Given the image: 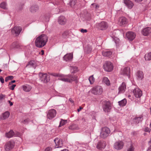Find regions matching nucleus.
<instances>
[{"label":"nucleus","instance_id":"obj_1","mask_svg":"<svg viewBox=\"0 0 151 151\" xmlns=\"http://www.w3.org/2000/svg\"><path fill=\"white\" fill-rule=\"evenodd\" d=\"M48 40V37L45 34H42L36 38L35 43V46L39 48L44 47Z\"/></svg>","mask_w":151,"mask_h":151},{"label":"nucleus","instance_id":"obj_2","mask_svg":"<svg viewBox=\"0 0 151 151\" xmlns=\"http://www.w3.org/2000/svg\"><path fill=\"white\" fill-rule=\"evenodd\" d=\"M91 91L93 94L96 95H100L103 93V90L101 86L97 85L93 87Z\"/></svg>","mask_w":151,"mask_h":151},{"label":"nucleus","instance_id":"obj_3","mask_svg":"<svg viewBox=\"0 0 151 151\" xmlns=\"http://www.w3.org/2000/svg\"><path fill=\"white\" fill-rule=\"evenodd\" d=\"M110 130L108 127H105L102 128L101 132L100 137L103 138H105L109 136Z\"/></svg>","mask_w":151,"mask_h":151},{"label":"nucleus","instance_id":"obj_4","mask_svg":"<svg viewBox=\"0 0 151 151\" xmlns=\"http://www.w3.org/2000/svg\"><path fill=\"white\" fill-rule=\"evenodd\" d=\"M15 143L13 140H10L6 142L4 145V149L6 151H9L14 147Z\"/></svg>","mask_w":151,"mask_h":151},{"label":"nucleus","instance_id":"obj_5","mask_svg":"<svg viewBox=\"0 0 151 151\" xmlns=\"http://www.w3.org/2000/svg\"><path fill=\"white\" fill-rule=\"evenodd\" d=\"M22 30V27L20 26H17L13 27L11 30L13 35H15L16 36H18Z\"/></svg>","mask_w":151,"mask_h":151},{"label":"nucleus","instance_id":"obj_6","mask_svg":"<svg viewBox=\"0 0 151 151\" xmlns=\"http://www.w3.org/2000/svg\"><path fill=\"white\" fill-rule=\"evenodd\" d=\"M103 66L104 70L107 72H110L113 69V65L110 62H106Z\"/></svg>","mask_w":151,"mask_h":151},{"label":"nucleus","instance_id":"obj_7","mask_svg":"<svg viewBox=\"0 0 151 151\" xmlns=\"http://www.w3.org/2000/svg\"><path fill=\"white\" fill-rule=\"evenodd\" d=\"M40 79L43 83H47L50 80L49 76L46 73L40 74Z\"/></svg>","mask_w":151,"mask_h":151},{"label":"nucleus","instance_id":"obj_8","mask_svg":"<svg viewBox=\"0 0 151 151\" xmlns=\"http://www.w3.org/2000/svg\"><path fill=\"white\" fill-rule=\"evenodd\" d=\"M103 107L104 111L108 112L111 108V104L109 101H105L104 103Z\"/></svg>","mask_w":151,"mask_h":151},{"label":"nucleus","instance_id":"obj_9","mask_svg":"<svg viewBox=\"0 0 151 151\" xmlns=\"http://www.w3.org/2000/svg\"><path fill=\"white\" fill-rule=\"evenodd\" d=\"M56 114V111L54 109H52L48 111L47 114V118L50 119H51L55 116Z\"/></svg>","mask_w":151,"mask_h":151},{"label":"nucleus","instance_id":"obj_10","mask_svg":"<svg viewBox=\"0 0 151 151\" xmlns=\"http://www.w3.org/2000/svg\"><path fill=\"white\" fill-rule=\"evenodd\" d=\"M124 143L121 141H119L115 142L114 144V148L118 150L122 149L124 146Z\"/></svg>","mask_w":151,"mask_h":151},{"label":"nucleus","instance_id":"obj_11","mask_svg":"<svg viewBox=\"0 0 151 151\" xmlns=\"http://www.w3.org/2000/svg\"><path fill=\"white\" fill-rule=\"evenodd\" d=\"M97 26L98 28L101 30L106 29L108 27L107 23L104 21H102L100 23H97Z\"/></svg>","mask_w":151,"mask_h":151},{"label":"nucleus","instance_id":"obj_12","mask_svg":"<svg viewBox=\"0 0 151 151\" xmlns=\"http://www.w3.org/2000/svg\"><path fill=\"white\" fill-rule=\"evenodd\" d=\"M54 141L56 145L55 148L61 147H62L63 143L62 139L58 138H56L54 139Z\"/></svg>","mask_w":151,"mask_h":151},{"label":"nucleus","instance_id":"obj_13","mask_svg":"<svg viewBox=\"0 0 151 151\" xmlns=\"http://www.w3.org/2000/svg\"><path fill=\"white\" fill-rule=\"evenodd\" d=\"M133 92L137 98L140 97L142 94V91L139 88H136L133 91Z\"/></svg>","mask_w":151,"mask_h":151},{"label":"nucleus","instance_id":"obj_14","mask_svg":"<svg viewBox=\"0 0 151 151\" xmlns=\"http://www.w3.org/2000/svg\"><path fill=\"white\" fill-rule=\"evenodd\" d=\"M136 36V34L131 32H128L126 34L127 37L131 41L133 40L135 37Z\"/></svg>","mask_w":151,"mask_h":151},{"label":"nucleus","instance_id":"obj_15","mask_svg":"<svg viewBox=\"0 0 151 151\" xmlns=\"http://www.w3.org/2000/svg\"><path fill=\"white\" fill-rule=\"evenodd\" d=\"M130 73V68L129 67H126L122 69L120 73L122 75L128 76Z\"/></svg>","mask_w":151,"mask_h":151},{"label":"nucleus","instance_id":"obj_16","mask_svg":"<svg viewBox=\"0 0 151 151\" xmlns=\"http://www.w3.org/2000/svg\"><path fill=\"white\" fill-rule=\"evenodd\" d=\"M127 23V20L124 17L119 18V24L121 26H124Z\"/></svg>","mask_w":151,"mask_h":151},{"label":"nucleus","instance_id":"obj_17","mask_svg":"<svg viewBox=\"0 0 151 151\" xmlns=\"http://www.w3.org/2000/svg\"><path fill=\"white\" fill-rule=\"evenodd\" d=\"M73 58V55L71 53H67L63 57L64 60L66 61H71Z\"/></svg>","mask_w":151,"mask_h":151},{"label":"nucleus","instance_id":"obj_18","mask_svg":"<svg viewBox=\"0 0 151 151\" xmlns=\"http://www.w3.org/2000/svg\"><path fill=\"white\" fill-rule=\"evenodd\" d=\"M106 146V142L104 141H99L96 146L97 148L100 150L104 149Z\"/></svg>","mask_w":151,"mask_h":151},{"label":"nucleus","instance_id":"obj_19","mask_svg":"<svg viewBox=\"0 0 151 151\" xmlns=\"http://www.w3.org/2000/svg\"><path fill=\"white\" fill-rule=\"evenodd\" d=\"M126 89V87L125 83L124 82L122 83L118 88V93H123L125 91Z\"/></svg>","mask_w":151,"mask_h":151},{"label":"nucleus","instance_id":"obj_20","mask_svg":"<svg viewBox=\"0 0 151 151\" xmlns=\"http://www.w3.org/2000/svg\"><path fill=\"white\" fill-rule=\"evenodd\" d=\"M58 22L59 24L64 25L66 23V19L64 16H60L58 17Z\"/></svg>","mask_w":151,"mask_h":151},{"label":"nucleus","instance_id":"obj_21","mask_svg":"<svg viewBox=\"0 0 151 151\" xmlns=\"http://www.w3.org/2000/svg\"><path fill=\"white\" fill-rule=\"evenodd\" d=\"M142 32L143 35L147 36L151 32V28L150 27H146L142 30Z\"/></svg>","mask_w":151,"mask_h":151},{"label":"nucleus","instance_id":"obj_22","mask_svg":"<svg viewBox=\"0 0 151 151\" xmlns=\"http://www.w3.org/2000/svg\"><path fill=\"white\" fill-rule=\"evenodd\" d=\"M39 7L37 5H34L31 6L29 9L30 12L32 13H35L38 11Z\"/></svg>","mask_w":151,"mask_h":151},{"label":"nucleus","instance_id":"obj_23","mask_svg":"<svg viewBox=\"0 0 151 151\" xmlns=\"http://www.w3.org/2000/svg\"><path fill=\"white\" fill-rule=\"evenodd\" d=\"M124 3L130 9L132 8L134 5L133 3L129 0H124Z\"/></svg>","mask_w":151,"mask_h":151},{"label":"nucleus","instance_id":"obj_24","mask_svg":"<svg viewBox=\"0 0 151 151\" xmlns=\"http://www.w3.org/2000/svg\"><path fill=\"white\" fill-rule=\"evenodd\" d=\"M36 66V63L35 61L32 60L29 62L26 65V67H33L35 68Z\"/></svg>","mask_w":151,"mask_h":151},{"label":"nucleus","instance_id":"obj_25","mask_svg":"<svg viewBox=\"0 0 151 151\" xmlns=\"http://www.w3.org/2000/svg\"><path fill=\"white\" fill-rule=\"evenodd\" d=\"M67 77L69 80V82H71L73 81H76L77 79V77L73 75H68Z\"/></svg>","mask_w":151,"mask_h":151},{"label":"nucleus","instance_id":"obj_26","mask_svg":"<svg viewBox=\"0 0 151 151\" xmlns=\"http://www.w3.org/2000/svg\"><path fill=\"white\" fill-rule=\"evenodd\" d=\"M9 112L8 111H6L2 114L1 118L2 119H5L9 117Z\"/></svg>","mask_w":151,"mask_h":151},{"label":"nucleus","instance_id":"obj_27","mask_svg":"<svg viewBox=\"0 0 151 151\" xmlns=\"http://www.w3.org/2000/svg\"><path fill=\"white\" fill-rule=\"evenodd\" d=\"M20 44L18 42H14L12 44L11 47L12 48H19L20 47Z\"/></svg>","mask_w":151,"mask_h":151},{"label":"nucleus","instance_id":"obj_28","mask_svg":"<svg viewBox=\"0 0 151 151\" xmlns=\"http://www.w3.org/2000/svg\"><path fill=\"white\" fill-rule=\"evenodd\" d=\"M103 83H105L107 86H109L110 84V81L107 77H104L102 80Z\"/></svg>","mask_w":151,"mask_h":151},{"label":"nucleus","instance_id":"obj_29","mask_svg":"<svg viewBox=\"0 0 151 151\" xmlns=\"http://www.w3.org/2000/svg\"><path fill=\"white\" fill-rule=\"evenodd\" d=\"M31 88V87L30 86L28 85L23 86V90L26 92L29 91Z\"/></svg>","mask_w":151,"mask_h":151},{"label":"nucleus","instance_id":"obj_30","mask_svg":"<svg viewBox=\"0 0 151 151\" xmlns=\"http://www.w3.org/2000/svg\"><path fill=\"white\" fill-rule=\"evenodd\" d=\"M14 135V133L12 130H10L8 133L6 134V136L9 138L13 137Z\"/></svg>","mask_w":151,"mask_h":151},{"label":"nucleus","instance_id":"obj_31","mask_svg":"<svg viewBox=\"0 0 151 151\" xmlns=\"http://www.w3.org/2000/svg\"><path fill=\"white\" fill-rule=\"evenodd\" d=\"M137 76L139 79L141 80L143 78L144 76V74L143 72L140 71H138L137 72Z\"/></svg>","mask_w":151,"mask_h":151},{"label":"nucleus","instance_id":"obj_32","mask_svg":"<svg viewBox=\"0 0 151 151\" xmlns=\"http://www.w3.org/2000/svg\"><path fill=\"white\" fill-rule=\"evenodd\" d=\"M92 50V47L91 45H87L86 47V53L89 54L90 53Z\"/></svg>","mask_w":151,"mask_h":151},{"label":"nucleus","instance_id":"obj_33","mask_svg":"<svg viewBox=\"0 0 151 151\" xmlns=\"http://www.w3.org/2000/svg\"><path fill=\"white\" fill-rule=\"evenodd\" d=\"M112 54V52L111 51H103L102 52V55L104 56L109 57Z\"/></svg>","mask_w":151,"mask_h":151},{"label":"nucleus","instance_id":"obj_34","mask_svg":"<svg viewBox=\"0 0 151 151\" xmlns=\"http://www.w3.org/2000/svg\"><path fill=\"white\" fill-rule=\"evenodd\" d=\"M142 116H141L139 117H136L134 119V122L136 123H138L141 121L142 119Z\"/></svg>","mask_w":151,"mask_h":151},{"label":"nucleus","instance_id":"obj_35","mask_svg":"<svg viewBox=\"0 0 151 151\" xmlns=\"http://www.w3.org/2000/svg\"><path fill=\"white\" fill-rule=\"evenodd\" d=\"M145 58L146 60H151V52L145 54Z\"/></svg>","mask_w":151,"mask_h":151},{"label":"nucleus","instance_id":"obj_36","mask_svg":"<svg viewBox=\"0 0 151 151\" xmlns=\"http://www.w3.org/2000/svg\"><path fill=\"white\" fill-rule=\"evenodd\" d=\"M119 104L121 106H124L126 104L127 100L126 99H124L120 101H119Z\"/></svg>","mask_w":151,"mask_h":151},{"label":"nucleus","instance_id":"obj_37","mask_svg":"<svg viewBox=\"0 0 151 151\" xmlns=\"http://www.w3.org/2000/svg\"><path fill=\"white\" fill-rule=\"evenodd\" d=\"M67 123V120H64L62 119H61V121L60 122L59 127H62L65 125Z\"/></svg>","mask_w":151,"mask_h":151},{"label":"nucleus","instance_id":"obj_38","mask_svg":"<svg viewBox=\"0 0 151 151\" xmlns=\"http://www.w3.org/2000/svg\"><path fill=\"white\" fill-rule=\"evenodd\" d=\"M78 68L76 66H72L71 67V71L72 73H75L78 71Z\"/></svg>","mask_w":151,"mask_h":151},{"label":"nucleus","instance_id":"obj_39","mask_svg":"<svg viewBox=\"0 0 151 151\" xmlns=\"http://www.w3.org/2000/svg\"><path fill=\"white\" fill-rule=\"evenodd\" d=\"M88 79L91 84H93L95 81V78H94L93 75H92L89 77Z\"/></svg>","mask_w":151,"mask_h":151},{"label":"nucleus","instance_id":"obj_40","mask_svg":"<svg viewBox=\"0 0 151 151\" xmlns=\"http://www.w3.org/2000/svg\"><path fill=\"white\" fill-rule=\"evenodd\" d=\"M0 7L4 9H6V4L4 2H3L0 4Z\"/></svg>","mask_w":151,"mask_h":151},{"label":"nucleus","instance_id":"obj_41","mask_svg":"<svg viewBox=\"0 0 151 151\" xmlns=\"http://www.w3.org/2000/svg\"><path fill=\"white\" fill-rule=\"evenodd\" d=\"M76 0H71L70 3V6L73 7L76 4Z\"/></svg>","mask_w":151,"mask_h":151},{"label":"nucleus","instance_id":"obj_42","mask_svg":"<svg viewBox=\"0 0 151 151\" xmlns=\"http://www.w3.org/2000/svg\"><path fill=\"white\" fill-rule=\"evenodd\" d=\"M29 121V119L27 118L21 121V123L24 124H27Z\"/></svg>","mask_w":151,"mask_h":151},{"label":"nucleus","instance_id":"obj_43","mask_svg":"<svg viewBox=\"0 0 151 151\" xmlns=\"http://www.w3.org/2000/svg\"><path fill=\"white\" fill-rule=\"evenodd\" d=\"M59 79L64 81V82H69V79H68V78H65L64 77H61L60 78H59Z\"/></svg>","mask_w":151,"mask_h":151},{"label":"nucleus","instance_id":"obj_44","mask_svg":"<svg viewBox=\"0 0 151 151\" xmlns=\"http://www.w3.org/2000/svg\"><path fill=\"white\" fill-rule=\"evenodd\" d=\"M77 128V125L76 124H72L69 127L70 129L74 130L76 129Z\"/></svg>","mask_w":151,"mask_h":151},{"label":"nucleus","instance_id":"obj_45","mask_svg":"<svg viewBox=\"0 0 151 151\" xmlns=\"http://www.w3.org/2000/svg\"><path fill=\"white\" fill-rule=\"evenodd\" d=\"M69 33L67 31H65L62 34V36L63 37L65 38L68 36Z\"/></svg>","mask_w":151,"mask_h":151},{"label":"nucleus","instance_id":"obj_46","mask_svg":"<svg viewBox=\"0 0 151 151\" xmlns=\"http://www.w3.org/2000/svg\"><path fill=\"white\" fill-rule=\"evenodd\" d=\"M92 7H93L96 9H98L99 7V5L96 3H93L91 4Z\"/></svg>","mask_w":151,"mask_h":151},{"label":"nucleus","instance_id":"obj_47","mask_svg":"<svg viewBox=\"0 0 151 151\" xmlns=\"http://www.w3.org/2000/svg\"><path fill=\"white\" fill-rule=\"evenodd\" d=\"M44 20L45 22H48L49 21V17L47 16H45L43 17Z\"/></svg>","mask_w":151,"mask_h":151},{"label":"nucleus","instance_id":"obj_48","mask_svg":"<svg viewBox=\"0 0 151 151\" xmlns=\"http://www.w3.org/2000/svg\"><path fill=\"white\" fill-rule=\"evenodd\" d=\"M51 75L55 77H60L61 75L60 74L55 73H53L51 74Z\"/></svg>","mask_w":151,"mask_h":151},{"label":"nucleus","instance_id":"obj_49","mask_svg":"<svg viewBox=\"0 0 151 151\" xmlns=\"http://www.w3.org/2000/svg\"><path fill=\"white\" fill-rule=\"evenodd\" d=\"M134 148L132 146H131L127 151H134Z\"/></svg>","mask_w":151,"mask_h":151},{"label":"nucleus","instance_id":"obj_50","mask_svg":"<svg viewBox=\"0 0 151 151\" xmlns=\"http://www.w3.org/2000/svg\"><path fill=\"white\" fill-rule=\"evenodd\" d=\"M151 129L148 127H146L144 130V131L145 132H150V131Z\"/></svg>","mask_w":151,"mask_h":151},{"label":"nucleus","instance_id":"obj_51","mask_svg":"<svg viewBox=\"0 0 151 151\" xmlns=\"http://www.w3.org/2000/svg\"><path fill=\"white\" fill-rule=\"evenodd\" d=\"M79 121L80 122H82V123L84 122L85 121V119L84 117H82L81 118H80L79 119Z\"/></svg>","mask_w":151,"mask_h":151},{"label":"nucleus","instance_id":"obj_52","mask_svg":"<svg viewBox=\"0 0 151 151\" xmlns=\"http://www.w3.org/2000/svg\"><path fill=\"white\" fill-rule=\"evenodd\" d=\"M5 98V95L1 94L0 95V100H1L4 99Z\"/></svg>","mask_w":151,"mask_h":151},{"label":"nucleus","instance_id":"obj_53","mask_svg":"<svg viewBox=\"0 0 151 151\" xmlns=\"http://www.w3.org/2000/svg\"><path fill=\"white\" fill-rule=\"evenodd\" d=\"M16 85L15 84H14L12 85L10 88V89L12 90H14L15 87L16 86Z\"/></svg>","mask_w":151,"mask_h":151},{"label":"nucleus","instance_id":"obj_54","mask_svg":"<svg viewBox=\"0 0 151 151\" xmlns=\"http://www.w3.org/2000/svg\"><path fill=\"white\" fill-rule=\"evenodd\" d=\"M45 151H51V149L50 147H47L45 150Z\"/></svg>","mask_w":151,"mask_h":151},{"label":"nucleus","instance_id":"obj_55","mask_svg":"<svg viewBox=\"0 0 151 151\" xmlns=\"http://www.w3.org/2000/svg\"><path fill=\"white\" fill-rule=\"evenodd\" d=\"M0 81L2 83H4V78L2 77L0 78Z\"/></svg>","mask_w":151,"mask_h":151},{"label":"nucleus","instance_id":"obj_56","mask_svg":"<svg viewBox=\"0 0 151 151\" xmlns=\"http://www.w3.org/2000/svg\"><path fill=\"white\" fill-rule=\"evenodd\" d=\"M8 77L9 80H12L14 78V77L12 76H9Z\"/></svg>","mask_w":151,"mask_h":151},{"label":"nucleus","instance_id":"obj_57","mask_svg":"<svg viewBox=\"0 0 151 151\" xmlns=\"http://www.w3.org/2000/svg\"><path fill=\"white\" fill-rule=\"evenodd\" d=\"M8 103L10 104V106H12L13 105V103L12 102H11L9 100L8 101Z\"/></svg>","mask_w":151,"mask_h":151},{"label":"nucleus","instance_id":"obj_58","mask_svg":"<svg viewBox=\"0 0 151 151\" xmlns=\"http://www.w3.org/2000/svg\"><path fill=\"white\" fill-rule=\"evenodd\" d=\"M16 82L15 80H13L11 81V82L9 83V85H11L12 83H14Z\"/></svg>","mask_w":151,"mask_h":151},{"label":"nucleus","instance_id":"obj_59","mask_svg":"<svg viewBox=\"0 0 151 151\" xmlns=\"http://www.w3.org/2000/svg\"><path fill=\"white\" fill-rule=\"evenodd\" d=\"M83 108L81 106H80L79 108L78 109L77 111L78 112H79Z\"/></svg>","mask_w":151,"mask_h":151},{"label":"nucleus","instance_id":"obj_60","mask_svg":"<svg viewBox=\"0 0 151 151\" xmlns=\"http://www.w3.org/2000/svg\"><path fill=\"white\" fill-rule=\"evenodd\" d=\"M82 33H85V29H81L80 31Z\"/></svg>","mask_w":151,"mask_h":151},{"label":"nucleus","instance_id":"obj_61","mask_svg":"<svg viewBox=\"0 0 151 151\" xmlns=\"http://www.w3.org/2000/svg\"><path fill=\"white\" fill-rule=\"evenodd\" d=\"M69 101H70L72 103H73L74 101L71 98H70L69 99Z\"/></svg>","mask_w":151,"mask_h":151},{"label":"nucleus","instance_id":"obj_62","mask_svg":"<svg viewBox=\"0 0 151 151\" xmlns=\"http://www.w3.org/2000/svg\"><path fill=\"white\" fill-rule=\"evenodd\" d=\"M147 151H151V145L148 148V150Z\"/></svg>","mask_w":151,"mask_h":151},{"label":"nucleus","instance_id":"obj_63","mask_svg":"<svg viewBox=\"0 0 151 151\" xmlns=\"http://www.w3.org/2000/svg\"><path fill=\"white\" fill-rule=\"evenodd\" d=\"M9 80V79L8 78V77H6V78L5 79V81L6 82H7Z\"/></svg>","mask_w":151,"mask_h":151},{"label":"nucleus","instance_id":"obj_64","mask_svg":"<svg viewBox=\"0 0 151 151\" xmlns=\"http://www.w3.org/2000/svg\"><path fill=\"white\" fill-rule=\"evenodd\" d=\"M44 51L43 50H42L41 51V55H43L44 54Z\"/></svg>","mask_w":151,"mask_h":151}]
</instances>
